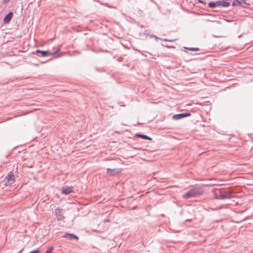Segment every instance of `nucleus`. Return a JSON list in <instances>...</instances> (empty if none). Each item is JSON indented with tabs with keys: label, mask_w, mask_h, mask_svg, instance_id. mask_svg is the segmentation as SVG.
<instances>
[{
	"label": "nucleus",
	"mask_w": 253,
	"mask_h": 253,
	"mask_svg": "<svg viewBox=\"0 0 253 253\" xmlns=\"http://www.w3.org/2000/svg\"><path fill=\"white\" fill-rule=\"evenodd\" d=\"M53 248L52 247L49 248L45 253H52Z\"/></svg>",
	"instance_id": "nucleus-16"
},
{
	"label": "nucleus",
	"mask_w": 253,
	"mask_h": 253,
	"mask_svg": "<svg viewBox=\"0 0 253 253\" xmlns=\"http://www.w3.org/2000/svg\"><path fill=\"white\" fill-rule=\"evenodd\" d=\"M106 172L109 175H114L116 173H119V171L118 170H117L116 169L108 168L106 169Z\"/></svg>",
	"instance_id": "nucleus-11"
},
{
	"label": "nucleus",
	"mask_w": 253,
	"mask_h": 253,
	"mask_svg": "<svg viewBox=\"0 0 253 253\" xmlns=\"http://www.w3.org/2000/svg\"><path fill=\"white\" fill-rule=\"evenodd\" d=\"M39 252H40L39 250H36L32 251L30 252L29 253H38Z\"/></svg>",
	"instance_id": "nucleus-18"
},
{
	"label": "nucleus",
	"mask_w": 253,
	"mask_h": 253,
	"mask_svg": "<svg viewBox=\"0 0 253 253\" xmlns=\"http://www.w3.org/2000/svg\"><path fill=\"white\" fill-rule=\"evenodd\" d=\"M73 192V187L64 186L61 189V193L63 194H69Z\"/></svg>",
	"instance_id": "nucleus-5"
},
{
	"label": "nucleus",
	"mask_w": 253,
	"mask_h": 253,
	"mask_svg": "<svg viewBox=\"0 0 253 253\" xmlns=\"http://www.w3.org/2000/svg\"><path fill=\"white\" fill-rule=\"evenodd\" d=\"M191 114L189 113H183L181 114H178L174 115L172 116V119L174 120H179L183 118L190 116Z\"/></svg>",
	"instance_id": "nucleus-6"
},
{
	"label": "nucleus",
	"mask_w": 253,
	"mask_h": 253,
	"mask_svg": "<svg viewBox=\"0 0 253 253\" xmlns=\"http://www.w3.org/2000/svg\"><path fill=\"white\" fill-rule=\"evenodd\" d=\"M241 5V2L239 0H234L232 3L233 6H240Z\"/></svg>",
	"instance_id": "nucleus-14"
},
{
	"label": "nucleus",
	"mask_w": 253,
	"mask_h": 253,
	"mask_svg": "<svg viewBox=\"0 0 253 253\" xmlns=\"http://www.w3.org/2000/svg\"><path fill=\"white\" fill-rule=\"evenodd\" d=\"M63 238H66L70 240H72L73 239H77L78 240L79 239L78 237L76 235L72 233H66L63 236Z\"/></svg>",
	"instance_id": "nucleus-8"
},
{
	"label": "nucleus",
	"mask_w": 253,
	"mask_h": 253,
	"mask_svg": "<svg viewBox=\"0 0 253 253\" xmlns=\"http://www.w3.org/2000/svg\"><path fill=\"white\" fill-rule=\"evenodd\" d=\"M56 214L58 220H61L64 218V211L63 209L57 208L56 211Z\"/></svg>",
	"instance_id": "nucleus-7"
},
{
	"label": "nucleus",
	"mask_w": 253,
	"mask_h": 253,
	"mask_svg": "<svg viewBox=\"0 0 253 253\" xmlns=\"http://www.w3.org/2000/svg\"><path fill=\"white\" fill-rule=\"evenodd\" d=\"M162 40L164 41L169 42H173L175 41V40H168L167 39H162Z\"/></svg>",
	"instance_id": "nucleus-17"
},
{
	"label": "nucleus",
	"mask_w": 253,
	"mask_h": 253,
	"mask_svg": "<svg viewBox=\"0 0 253 253\" xmlns=\"http://www.w3.org/2000/svg\"><path fill=\"white\" fill-rule=\"evenodd\" d=\"M12 15L13 13L12 12H8V13L4 17L3 20V23L5 24L8 23L12 19Z\"/></svg>",
	"instance_id": "nucleus-10"
},
{
	"label": "nucleus",
	"mask_w": 253,
	"mask_h": 253,
	"mask_svg": "<svg viewBox=\"0 0 253 253\" xmlns=\"http://www.w3.org/2000/svg\"><path fill=\"white\" fill-rule=\"evenodd\" d=\"M41 1H42V0H39L38 1V4L39 5H40V3H41Z\"/></svg>",
	"instance_id": "nucleus-19"
},
{
	"label": "nucleus",
	"mask_w": 253,
	"mask_h": 253,
	"mask_svg": "<svg viewBox=\"0 0 253 253\" xmlns=\"http://www.w3.org/2000/svg\"><path fill=\"white\" fill-rule=\"evenodd\" d=\"M231 198H232V194L229 192L220 194L215 193L213 196V198L215 199H230Z\"/></svg>",
	"instance_id": "nucleus-4"
},
{
	"label": "nucleus",
	"mask_w": 253,
	"mask_h": 253,
	"mask_svg": "<svg viewBox=\"0 0 253 253\" xmlns=\"http://www.w3.org/2000/svg\"><path fill=\"white\" fill-rule=\"evenodd\" d=\"M15 182V178L13 173L10 172L2 180L3 185L7 186L12 185Z\"/></svg>",
	"instance_id": "nucleus-2"
},
{
	"label": "nucleus",
	"mask_w": 253,
	"mask_h": 253,
	"mask_svg": "<svg viewBox=\"0 0 253 253\" xmlns=\"http://www.w3.org/2000/svg\"><path fill=\"white\" fill-rule=\"evenodd\" d=\"M198 1L200 2V3H203V1L202 0H198Z\"/></svg>",
	"instance_id": "nucleus-20"
},
{
	"label": "nucleus",
	"mask_w": 253,
	"mask_h": 253,
	"mask_svg": "<svg viewBox=\"0 0 253 253\" xmlns=\"http://www.w3.org/2000/svg\"><path fill=\"white\" fill-rule=\"evenodd\" d=\"M204 193V190L202 188L199 187H195L184 194L182 197L184 199H187L190 198L197 197Z\"/></svg>",
	"instance_id": "nucleus-1"
},
{
	"label": "nucleus",
	"mask_w": 253,
	"mask_h": 253,
	"mask_svg": "<svg viewBox=\"0 0 253 253\" xmlns=\"http://www.w3.org/2000/svg\"><path fill=\"white\" fill-rule=\"evenodd\" d=\"M242 1L244 3H246L245 0H242Z\"/></svg>",
	"instance_id": "nucleus-21"
},
{
	"label": "nucleus",
	"mask_w": 253,
	"mask_h": 253,
	"mask_svg": "<svg viewBox=\"0 0 253 253\" xmlns=\"http://www.w3.org/2000/svg\"><path fill=\"white\" fill-rule=\"evenodd\" d=\"M136 136L139 138H141L142 139L151 140L152 138L144 134H136Z\"/></svg>",
	"instance_id": "nucleus-12"
},
{
	"label": "nucleus",
	"mask_w": 253,
	"mask_h": 253,
	"mask_svg": "<svg viewBox=\"0 0 253 253\" xmlns=\"http://www.w3.org/2000/svg\"><path fill=\"white\" fill-rule=\"evenodd\" d=\"M208 5H209V7L211 8H213L217 6L216 1H215V2H213V1L210 2L208 3Z\"/></svg>",
	"instance_id": "nucleus-13"
},
{
	"label": "nucleus",
	"mask_w": 253,
	"mask_h": 253,
	"mask_svg": "<svg viewBox=\"0 0 253 253\" xmlns=\"http://www.w3.org/2000/svg\"><path fill=\"white\" fill-rule=\"evenodd\" d=\"M60 50V48H58L54 52H52L49 51H43V50H41L40 49H37L36 52V53H41V56L42 57H46L48 55H54L57 53H58Z\"/></svg>",
	"instance_id": "nucleus-3"
},
{
	"label": "nucleus",
	"mask_w": 253,
	"mask_h": 253,
	"mask_svg": "<svg viewBox=\"0 0 253 253\" xmlns=\"http://www.w3.org/2000/svg\"><path fill=\"white\" fill-rule=\"evenodd\" d=\"M217 6H222L224 7H228L230 5V2L226 1L218 0L216 1Z\"/></svg>",
	"instance_id": "nucleus-9"
},
{
	"label": "nucleus",
	"mask_w": 253,
	"mask_h": 253,
	"mask_svg": "<svg viewBox=\"0 0 253 253\" xmlns=\"http://www.w3.org/2000/svg\"><path fill=\"white\" fill-rule=\"evenodd\" d=\"M185 48L190 51H199V48L198 47H185Z\"/></svg>",
	"instance_id": "nucleus-15"
}]
</instances>
